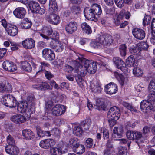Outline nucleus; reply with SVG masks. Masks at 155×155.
I'll use <instances>...</instances> for the list:
<instances>
[{
	"label": "nucleus",
	"mask_w": 155,
	"mask_h": 155,
	"mask_svg": "<svg viewBox=\"0 0 155 155\" xmlns=\"http://www.w3.org/2000/svg\"><path fill=\"white\" fill-rule=\"evenodd\" d=\"M107 148L104 150V155H109L112 152L113 149L112 148V145L110 143L109 141L107 142Z\"/></svg>",
	"instance_id": "a19ab883"
},
{
	"label": "nucleus",
	"mask_w": 155,
	"mask_h": 155,
	"mask_svg": "<svg viewBox=\"0 0 155 155\" xmlns=\"http://www.w3.org/2000/svg\"><path fill=\"white\" fill-rule=\"evenodd\" d=\"M17 110L19 112L26 115L28 117H30L31 114L32 113L31 109H28L27 103L24 101L20 102L18 103L17 106Z\"/></svg>",
	"instance_id": "423d86ee"
},
{
	"label": "nucleus",
	"mask_w": 155,
	"mask_h": 155,
	"mask_svg": "<svg viewBox=\"0 0 155 155\" xmlns=\"http://www.w3.org/2000/svg\"><path fill=\"white\" fill-rule=\"evenodd\" d=\"M21 68L25 71L30 72L31 70V67L30 64L27 61L22 62Z\"/></svg>",
	"instance_id": "c9c22d12"
},
{
	"label": "nucleus",
	"mask_w": 155,
	"mask_h": 155,
	"mask_svg": "<svg viewBox=\"0 0 155 155\" xmlns=\"http://www.w3.org/2000/svg\"><path fill=\"white\" fill-rule=\"evenodd\" d=\"M52 33V30L50 25L44 26L39 31L40 35L47 40H49L51 38V36Z\"/></svg>",
	"instance_id": "0eeeda50"
},
{
	"label": "nucleus",
	"mask_w": 155,
	"mask_h": 155,
	"mask_svg": "<svg viewBox=\"0 0 155 155\" xmlns=\"http://www.w3.org/2000/svg\"><path fill=\"white\" fill-rule=\"evenodd\" d=\"M51 133L52 135L58 136L60 134V130L58 129L54 128L51 130Z\"/></svg>",
	"instance_id": "0e129e2a"
},
{
	"label": "nucleus",
	"mask_w": 155,
	"mask_h": 155,
	"mask_svg": "<svg viewBox=\"0 0 155 155\" xmlns=\"http://www.w3.org/2000/svg\"><path fill=\"white\" fill-rule=\"evenodd\" d=\"M76 149V152L78 154H81L83 153L85 151V148L84 146L82 145H79L75 148Z\"/></svg>",
	"instance_id": "a18cd8bd"
},
{
	"label": "nucleus",
	"mask_w": 155,
	"mask_h": 155,
	"mask_svg": "<svg viewBox=\"0 0 155 155\" xmlns=\"http://www.w3.org/2000/svg\"><path fill=\"white\" fill-rule=\"evenodd\" d=\"M6 31L9 35L12 36H15L18 33L17 27L11 24H8L7 25Z\"/></svg>",
	"instance_id": "aec40b11"
},
{
	"label": "nucleus",
	"mask_w": 155,
	"mask_h": 155,
	"mask_svg": "<svg viewBox=\"0 0 155 155\" xmlns=\"http://www.w3.org/2000/svg\"><path fill=\"white\" fill-rule=\"evenodd\" d=\"M82 132L83 131L78 126H75L73 130V134L79 137L81 135Z\"/></svg>",
	"instance_id": "49530a36"
},
{
	"label": "nucleus",
	"mask_w": 155,
	"mask_h": 155,
	"mask_svg": "<svg viewBox=\"0 0 155 155\" xmlns=\"http://www.w3.org/2000/svg\"><path fill=\"white\" fill-rule=\"evenodd\" d=\"M36 129L38 135L40 137H42L45 136H50L51 135L50 133L48 131H42L39 126L36 127Z\"/></svg>",
	"instance_id": "2f4dec72"
},
{
	"label": "nucleus",
	"mask_w": 155,
	"mask_h": 155,
	"mask_svg": "<svg viewBox=\"0 0 155 155\" xmlns=\"http://www.w3.org/2000/svg\"><path fill=\"white\" fill-rule=\"evenodd\" d=\"M6 141L7 143L9 145V146H11L15 144L14 139L10 135H9L7 137Z\"/></svg>",
	"instance_id": "603ef678"
},
{
	"label": "nucleus",
	"mask_w": 155,
	"mask_h": 155,
	"mask_svg": "<svg viewBox=\"0 0 155 155\" xmlns=\"http://www.w3.org/2000/svg\"><path fill=\"white\" fill-rule=\"evenodd\" d=\"M135 61V59L133 56L131 55L127 59L126 63L128 66L130 67L134 65Z\"/></svg>",
	"instance_id": "37998d69"
},
{
	"label": "nucleus",
	"mask_w": 155,
	"mask_h": 155,
	"mask_svg": "<svg viewBox=\"0 0 155 155\" xmlns=\"http://www.w3.org/2000/svg\"><path fill=\"white\" fill-rule=\"evenodd\" d=\"M11 120L16 124L24 123L26 121L25 117L20 114H16L12 115L10 118Z\"/></svg>",
	"instance_id": "6ab92c4d"
},
{
	"label": "nucleus",
	"mask_w": 155,
	"mask_h": 155,
	"mask_svg": "<svg viewBox=\"0 0 155 155\" xmlns=\"http://www.w3.org/2000/svg\"><path fill=\"white\" fill-rule=\"evenodd\" d=\"M28 6L29 9L33 13H35L36 11L40 8L39 4L37 2L34 1L30 2Z\"/></svg>",
	"instance_id": "cd10ccee"
},
{
	"label": "nucleus",
	"mask_w": 155,
	"mask_h": 155,
	"mask_svg": "<svg viewBox=\"0 0 155 155\" xmlns=\"http://www.w3.org/2000/svg\"><path fill=\"white\" fill-rule=\"evenodd\" d=\"M2 67L5 70L9 72H14L16 71L17 68L14 63L9 61H6L3 62Z\"/></svg>",
	"instance_id": "9d476101"
},
{
	"label": "nucleus",
	"mask_w": 155,
	"mask_h": 155,
	"mask_svg": "<svg viewBox=\"0 0 155 155\" xmlns=\"http://www.w3.org/2000/svg\"><path fill=\"white\" fill-rule=\"evenodd\" d=\"M78 26V25L76 22H70L66 25V31L68 33L72 34L77 30Z\"/></svg>",
	"instance_id": "f3484780"
},
{
	"label": "nucleus",
	"mask_w": 155,
	"mask_h": 155,
	"mask_svg": "<svg viewBox=\"0 0 155 155\" xmlns=\"http://www.w3.org/2000/svg\"><path fill=\"white\" fill-rule=\"evenodd\" d=\"M127 150L125 147H120L118 148V154L119 155H126Z\"/></svg>",
	"instance_id": "4d7b16f0"
},
{
	"label": "nucleus",
	"mask_w": 155,
	"mask_h": 155,
	"mask_svg": "<svg viewBox=\"0 0 155 155\" xmlns=\"http://www.w3.org/2000/svg\"><path fill=\"white\" fill-rule=\"evenodd\" d=\"M12 88L9 84H5L2 82H0V92L4 93H10L12 92Z\"/></svg>",
	"instance_id": "a878e982"
},
{
	"label": "nucleus",
	"mask_w": 155,
	"mask_h": 155,
	"mask_svg": "<svg viewBox=\"0 0 155 155\" xmlns=\"http://www.w3.org/2000/svg\"><path fill=\"white\" fill-rule=\"evenodd\" d=\"M113 39L112 36L108 34L100 35L94 41L90 43L91 47L95 48H101V46H110L113 43Z\"/></svg>",
	"instance_id": "f03ea898"
},
{
	"label": "nucleus",
	"mask_w": 155,
	"mask_h": 155,
	"mask_svg": "<svg viewBox=\"0 0 155 155\" xmlns=\"http://www.w3.org/2000/svg\"><path fill=\"white\" fill-rule=\"evenodd\" d=\"M134 137V140H140V142H142L143 140V136H142L141 132L138 131H135V134Z\"/></svg>",
	"instance_id": "de8ad7c7"
},
{
	"label": "nucleus",
	"mask_w": 155,
	"mask_h": 155,
	"mask_svg": "<svg viewBox=\"0 0 155 155\" xmlns=\"http://www.w3.org/2000/svg\"><path fill=\"white\" fill-rule=\"evenodd\" d=\"M150 127L147 126L144 127L143 129V134L147 136L150 132Z\"/></svg>",
	"instance_id": "e2e57ef3"
},
{
	"label": "nucleus",
	"mask_w": 155,
	"mask_h": 155,
	"mask_svg": "<svg viewBox=\"0 0 155 155\" xmlns=\"http://www.w3.org/2000/svg\"><path fill=\"white\" fill-rule=\"evenodd\" d=\"M124 12L123 11H121L118 15H115L113 18L114 22L115 24L117 25H119L121 22V21L123 18V15Z\"/></svg>",
	"instance_id": "7c9ffc66"
},
{
	"label": "nucleus",
	"mask_w": 155,
	"mask_h": 155,
	"mask_svg": "<svg viewBox=\"0 0 155 155\" xmlns=\"http://www.w3.org/2000/svg\"><path fill=\"white\" fill-rule=\"evenodd\" d=\"M0 101L3 105L11 108L15 107L17 102L15 97H2Z\"/></svg>",
	"instance_id": "6e6552de"
},
{
	"label": "nucleus",
	"mask_w": 155,
	"mask_h": 155,
	"mask_svg": "<svg viewBox=\"0 0 155 155\" xmlns=\"http://www.w3.org/2000/svg\"><path fill=\"white\" fill-rule=\"evenodd\" d=\"M42 57L46 60L52 61L55 57L53 51L50 49L45 48L42 51Z\"/></svg>",
	"instance_id": "f8f14e48"
},
{
	"label": "nucleus",
	"mask_w": 155,
	"mask_h": 155,
	"mask_svg": "<svg viewBox=\"0 0 155 155\" xmlns=\"http://www.w3.org/2000/svg\"><path fill=\"white\" fill-rule=\"evenodd\" d=\"M117 87L114 83L110 82L105 87L104 90L106 93L109 94H114L117 91Z\"/></svg>",
	"instance_id": "ddd939ff"
},
{
	"label": "nucleus",
	"mask_w": 155,
	"mask_h": 155,
	"mask_svg": "<svg viewBox=\"0 0 155 155\" xmlns=\"http://www.w3.org/2000/svg\"><path fill=\"white\" fill-rule=\"evenodd\" d=\"M148 91L149 93V97H153L155 95V80H153L150 82L148 86Z\"/></svg>",
	"instance_id": "c756f323"
},
{
	"label": "nucleus",
	"mask_w": 155,
	"mask_h": 155,
	"mask_svg": "<svg viewBox=\"0 0 155 155\" xmlns=\"http://www.w3.org/2000/svg\"><path fill=\"white\" fill-rule=\"evenodd\" d=\"M49 8L50 10L54 12L57 9V6L55 0H50L49 2Z\"/></svg>",
	"instance_id": "ea45409f"
},
{
	"label": "nucleus",
	"mask_w": 155,
	"mask_h": 155,
	"mask_svg": "<svg viewBox=\"0 0 155 155\" xmlns=\"http://www.w3.org/2000/svg\"><path fill=\"white\" fill-rule=\"evenodd\" d=\"M51 155H62V152L61 148L53 147L50 149Z\"/></svg>",
	"instance_id": "58836bf2"
},
{
	"label": "nucleus",
	"mask_w": 155,
	"mask_h": 155,
	"mask_svg": "<svg viewBox=\"0 0 155 155\" xmlns=\"http://www.w3.org/2000/svg\"><path fill=\"white\" fill-rule=\"evenodd\" d=\"M79 142L76 138H72L70 139L68 143V145L71 147L75 148L78 146Z\"/></svg>",
	"instance_id": "72a5a7b5"
},
{
	"label": "nucleus",
	"mask_w": 155,
	"mask_h": 155,
	"mask_svg": "<svg viewBox=\"0 0 155 155\" xmlns=\"http://www.w3.org/2000/svg\"><path fill=\"white\" fill-rule=\"evenodd\" d=\"M134 134L135 131H128L126 134L127 138L132 140H134Z\"/></svg>",
	"instance_id": "13d9d810"
},
{
	"label": "nucleus",
	"mask_w": 155,
	"mask_h": 155,
	"mask_svg": "<svg viewBox=\"0 0 155 155\" xmlns=\"http://www.w3.org/2000/svg\"><path fill=\"white\" fill-rule=\"evenodd\" d=\"M80 10V8L78 6H73L71 9V15H74V17L76 18L78 16V14Z\"/></svg>",
	"instance_id": "8fccbe9b"
},
{
	"label": "nucleus",
	"mask_w": 155,
	"mask_h": 155,
	"mask_svg": "<svg viewBox=\"0 0 155 155\" xmlns=\"http://www.w3.org/2000/svg\"><path fill=\"white\" fill-rule=\"evenodd\" d=\"M103 133L104 139H107L108 138L109 134V131L105 128H103Z\"/></svg>",
	"instance_id": "69168bd1"
},
{
	"label": "nucleus",
	"mask_w": 155,
	"mask_h": 155,
	"mask_svg": "<svg viewBox=\"0 0 155 155\" xmlns=\"http://www.w3.org/2000/svg\"><path fill=\"white\" fill-rule=\"evenodd\" d=\"M103 103L101 101L100 98H97L96 99V103L95 104H94V105L96 106V109L98 110H100L101 108H103Z\"/></svg>",
	"instance_id": "5fc2aeb1"
},
{
	"label": "nucleus",
	"mask_w": 155,
	"mask_h": 155,
	"mask_svg": "<svg viewBox=\"0 0 155 155\" xmlns=\"http://www.w3.org/2000/svg\"><path fill=\"white\" fill-rule=\"evenodd\" d=\"M132 32L134 36L138 39H143L145 36V31L141 29L137 28H134L132 30Z\"/></svg>",
	"instance_id": "2eb2a0df"
},
{
	"label": "nucleus",
	"mask_w": 155,
	"mask_h": 155,
	"mask_svg": "<svg viewBox=\"0 0 155 155\" xmlns=\"http://www.w3.org/2000/svg\"><path fill=\"white\" fill-rule=\"evenodd\" d=\"M141 110L145 113H148L151 111H155V104H152L151 103L147 100H143L140 103Z\"/></svg>",
	"instance_id": "39448f33"
},
{
	"label": "nucleus",
	"mask_w": 155,
	"mask_h": 155,
	"mask_svg": "<svg viewBox=\"0 0 155 155\" xmlns=\"http://www.w3.org/2000/svg\"><path fill=\"white\" fill-rule=\"evenodd\" d=\"M133 74L136 77H139L142 76L143 71L139 67H134L133 69Z\"/></svg>",
	"instance_id": "4c0bfd02"
},
{
	"label": "nucleus",
	"mask_w": 155,
	"mask_h": 155,
	"mask_svg": "<svg viewBox=\"0 0 155 155\" xmlns=\"http://www.w3.org/2000/svg\"><path fill=\"white\" fill-rule=\"evenodd\" d=\"M129 50L130 53L134 55H139L140 54L141 49L138 46L130 47Z\"/></svg>",
	"instance_id": "f704fd0d"
},
{
	"label": "nucleus",
	"mask_w": 155,
	"mask_h": 155,
	"mask_svg": "<svg viewBox=\"0 0 155 155\" xmlns=\"http://www.w3.org/2000/svg\"><path fill=\"white\" fill-rule=\"evenodd\" d=\"M22 135L25 138L28 140L32 139L35 137L34 133L29 129H25L22 131Z\"/></svg>",
	"instance_id": "bb28decb"
},
{
	"label": "nucleus",
	"mask_w": 155,
	"mask_h": 155,
	"mask_svg": "<svg viewBox=\"0 0 155 155\" xmlns=\"http://www.w3.org/2000/svg\"><path fill=\"white\" fill-rule=\"evenodd\" d=\"M45 108L48 110L50 109L53 105V102L52 101L51 97H46V99H45Z\"/></svg>",
	"instance_id": "3c124183"
},
{
	"label": "nucleus",
	"mask_w": 155,
	"mask_h": 155,
	"mask_svg": "<svg viewBox=\"0 0 155 155\" xmlns=\"http://www.w3.org/2000/svg\"><path fill=\"white\" fill-rule=\"evenodd\" d=\"M84 14L85 18L89 20L94 21L97 20V19L95 18V15L92 8H85L84 10Z\"/></svg>",
	"instance_id": "dca6fc26"
},
{
	"label": "nucleus",
	"mask_w": 155,
	"mask_h": 155,
	"mask_svg": "<svg viewBox=\"0 0 155 155\" xmlns=\"http://www.w3.org/2000/svg\"><path fill=\"white\" fill-rule=\"evenodd\" d=\"M126 47L125 45L122 44L119 46V51L121 55L122 56H124L126 54Z\"/></svg>",
	"instance_id": "6e6d98bb"
},
{
	"label": "nucleus",
	"mask_w": 155,
	"mask_h": 155,
	"mask_svg": "<svg viewBox=\"0 0 155 155\" xmlns=\"http://www.w3.org/2000/svg\"><path fill=\"white\" fill-rule=\"evenodd\" d=\"M22 44L23 47L26 49L33 48L35 45L34 41L31 38H28L22 41Z\"/></svg>",
	"instance_id": "4be33fe9"
},
{
	"label": "nucleus",
	"mask_w": 155,
	"mask_h": 155,
	"mask_svg": "<svg viewBox=\"0 0 155 155\" xmlns=\"http://www.w3.org/2000/svg\"><path fill=\"white\" fill-rule=\"evenodd\" d=\"M47 65L48 64L45 62H41L38 63V64H34L32 66L36 69V74H37L41 72H42L45 74L46 78L48 80H50L53 77V75L50 71L44 70L45 67L47 66Z\"/></svg>",
	"instance_id": "20e7f679"
},
{
	"label": "nucleus",
	"mask_w": 155,
	"mask_h": 155,
	"mask_svg": "<svg viewBox=\"0 0 155 155\" xmlns=\"http://www.w3.org/2000/svg\"><path fill=\"white\" fill-rule=\"evenodd\" d=\"M47 20L50 23L55 25L59 24L60 22L59 16L54 14H50L48 17Z\"/></svg>",
	"instance_id": "5701e85b"
},
{
	"label": "nucleus",
	"mask_w": 155,
	"mask_h": 155,
	"mask_svg": "<svg viewBox=\"0 0 155 155\" xmlns=\"http://www.w3.org/2000/svg\"><path fill=\"white\" fill-rule=\"evenodd\" d=\"M66 109V107L63 105H56L51 110V113L53 115H61L64 113Z\"/></svg>",
	"instance_id": "1a4fd4ad"
},
{
	"label": "nucleus",
	"mask_w": 155,
	"mask_h": 155,
	"mask_svg": "<svg viewBox=\"0 0 155 155\" xmlns=\"http://www.w3.org/2000/svg\"><path fill=\"white\" fill-rule=\"evenodd\" d=\"M150 42L153 45L155 44V31L152 30V36L150 40Z\"/></svg>",
	"instance_id": "774afa93"
},
{
	"label": "nucleus",
	"mask_w": 155,
	"mask_h": 155,
	"mask_svg": "<svg viewBox=\"0 0 155 155\" xmlns=\"http://www.w3.org/2000/svg\"><path fill=\"white\" fill-rule=\"evenodd\" d=\"M117 80L121 86H123L127 82V78H125L122 74H119L117 77Z\"/></svg>",
	"instance_id": "79ce46f5"
},
{
	"label": "nucleus",
	"mask_w": 155,
	"mask_h": 155,
	"mask_svg": "<svg viewBox=\"0 0 155 155\" xmlns=\"http://www.w3.org/2000/svg\"><path fill=\"white\" fill-rule=\"evenodd\" d=\"M55 142L54 140L48 139L41 140L39 143V146L42 148L47 149L49 148L51 146L54 145Z\"/></svg>",
	"instance_id": "4468645a"
},
{
	"label": "nucleus",
	"mask_w": 155,
	"mask_h": 155,
	"mask_svg": "<svg viewBox=\"0 0 155 155\" xmlns=\"http://www.w3.org/2000/svg\"><path fill=\"white\" fill-rule=\"evenodd\" d=\"M123 130L122 127H114L113 131L112 137L114 140H118L122 136Z\"/></svg>",
	"instance_id": "a211bd4d"
},
{
	"label": "nucleus",
	"mask_w": 155,
	"mask_h": 155,
	"mask_svg": "<svg viewBox=\"0 0 155 155\" xmlns=\"http://www.w3.org/2000/svg\"><path fill=\"white\" fill-rule=\"evenodd\" d=\"M64 43L62 41H57L55 42L54 45L53 47L55 51L58 52H61L64 49Z\"/></svg>",
	"instance_id": "c85d7f7f"
},
{
	"label": "nucleus",
	"mask_w": 155,
	"mask_h": 155,
	"mask_svg": "<svg viewBox=\"0 0 155 155\" xmlns=\"http://www.w3.org/2000/svg\"><path fill=\"white\" fill-rule=\"evenodd\" d=\"M120 115L119 109L116 106L112 107L109 110L107 114V117L110 126H113L116 123V121Z\"/></svg>",
	"instance_id": "7ed1b4c3"
},
{
	"label": "nucleus",
	"mask_w": 155,
	"mask_h": 155,
	"mask_svg": "<svg viewBox=\"0 0 155 155\" xmlns=\"http://www.w3.org/2000/svg\"><path fill=\"white\" fill-rule=\"evenodd\" d=\"M5 150L7 153L11 155H17L19 153L18 148L15 145L6 147Z\"/></svg>",
	"instance_id": "b1692460"
},
{
	"label": "nucleus",
	"mask_w": 155,
	"mask_h": 155,
	"mask_svg": "<svg viewBox=\"0 0 155 155\" xmlns=\"http://www.w3.org/2000/svg\"><path fill=\"white\" fill-rule=\"evenodd\" d=\"M15 16L17 18H22L26 13V10L23 7L16 8L13 12Z\"/></svg>",
	"instance_id": "412c9836"
},
{
	"label": "nucleus",
	"mask_w": 155,
	"mask_h": 155,
	"mask_svg": "<svg viewBox=\"0 0 155 155\" xmlns=\"http://www.w3.org/2000/svg\"><path fill=\"white\" fill-rule=\"evenodd\" d=\"M151 19L150 16L148 15H146L143 20V25L145 26L150 24V23Z\"/></svg>",
	"instance_id": "09e8293b"
},
{
	"label": "nucleus",
	"mask_w": 155,
	"mask_h": 155,
	"mask_svg": "<svg viewBox=\"0 0 155 155\" xmlns=\"http://www.w3.org/2000/svg\"><path fill=\"white\" fill-rule=\"evenodd\" d=\"M116 5L119 8H121L124 6L125 0H114Z\"/></svg>",
	"instance_id": "052dcab7"
},
{
	"label": "nucleus",
	"mask_w": 155,
	"mask_h": 155,
	"mask_svg": "<svg viewBox=\"0 0 155 155\" xmlns=\"http://www.w3.org/2000/svg\"><path fill=\"white\" fill-rule=\"evenodd\" d=\"M31 23L28 20L24 21L21 25V28L24 29L29 28L31 26Z\"/></svg>",
	"instance_id": "864d4df0"
},
{
	"label": "nucleus",
	"mask_w": 155,
	"mask_h": 155,
	"mask_svg": "<svg viewBox=\"0 0 155 155\" xmlns=\"http://www.w3.org/2000/svg\"><path fill=\"white\" fill-rule=\"evenodd\" d=\"M122 104L127 109L129 110L131 112H134L137 111L136 109L131 104L125 101L123 102Z\"/></svg>",
	"instance_id": "c03bdc74"
},
{
	"label": "nucleus",
	"mask_w": 155,
	"mask_h": 155,
	"mask_svg": "<svg viewBox=\"0 0 155 155\" xmlns=\"http://www.w3.org/2000/svg\"><path fill=\"white\" fill-rule=\"evenodd\" d=\"M41 90L50 89H51L50 86L47 83H42V84H41Z\"/></svg>",
	"instance_id": "338daca9"
},
{
	"label": "nucleus",
	"mask_w": 155,
	"mask_h": 155,
	"mask_svg": "<svg viewBox=\"0 0 155 155\" xmlns=\"http://www.w3.org/2000/svg\"><path fill=\"white\" fill-rule=\"evenodd\" d=\"M92 8L95 15H100L101 14L102 10L100 5L97 4H94L92 6Z\"/></svg>",
	"instance_id": "e433bc0d"
},
{
	"label": "nucleus",
	"mask_w": 155,
	"mask_h": 155,
	"mask_svg": "<svg viewBox=\"0 0 155 155\" xmlns=\"http://www.w3.org/2000/svg\"><path fill=\"white\" fill-rule=\"evenodd\" d=\"M91 88L92 91L96 94H99L101 92V84L97 81H93L91 84Z\"/></svg>",
	"instance_id": "393cba45"
},
{
	"label": "nucleus",
	"mask_w": 155,
	"mask_h": 155,
	"mask_svg": "<svg viewBox=\"0 0 155 155\" xmlns=\"http://www.w3.org/2000/svg\"><path fill=\"white\" fill-rule=\"evenodd\" d=\"M91 124V121L90 119H86L83 123V125L86 130L88 129L89 127Z\"/></svg>",
	"instance_id": "680f3d73"
},
{
	"label": "nucleus",
	"mask_w": 155,
	"mask_h": 155,
	"mask_svg": "<svg viewBox=\"0 0 155 155\" xmlns=\"http://www.w3.org/2000/svg\"><path fill=\"white\" fill-rule=\"evenodd\" d=\"M93 140L91 138H88L86 140L85 145L88 148H91L93 145Z\"/></svg>",
	"instance_id": "bf43d9fd"
},
{
	"label": "nucleus",
	"mask_w": 155,
	"mask_h": 155,
	"mask_svg": "<svg viewBox=\"0 0 155 155\" xmlns=\"http://www.w3.org/2000/svg\"><path fill=\"white\" fill-rule=\"evenodd\" d=\"M73 64L74 68L72 66L67 65L65 66L64 69L68 72H72L74 69L75 71L78 74L75 77V79L80 85L84 82L83 81L82 77L85 76L87 72L90 74H94L97 69L95 63L82 57H79L78 59L73 61Z\"/></svg>",
	"instance_id": "f257e3e1"
},
{
	"label": "nucleus",
	"mask_w": 155,
	"mask_h": 155,
	"mask_svg": "<svg viewBox=\"0 0 155 155\" xmlns=\"http://www.w3.org/2000/svg\"><path fill=\"white\" fill-rule=\"evenodd\" d=\"M113 61L116 67L125 72L127 71V68L124 62L119 57H116L113 58Z\"/></svg>",
	"instance_id": "9b49d317"
},
{
	"label": "nucleus",
	"mask_w": 155,
	"mask_h": 155,
	"mask_svg": "<svg viewBox=\"0 0 155 155\" xmlns=\"http://www.w3.org/2000/svg\"><path fill=\"white\" fill-rule=\"evenodd\" d=\"M81 27L83 32L85 33L89 34L92 33L91 27L87 23L85 22L82 23L81 24Z\"/></svg>",
	"instance_id": "473e14b6"
}]
</instances>
